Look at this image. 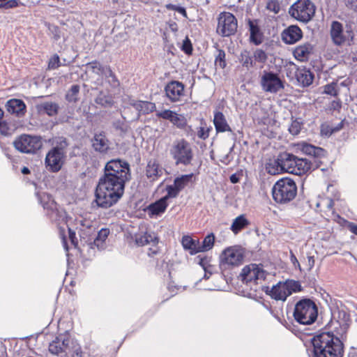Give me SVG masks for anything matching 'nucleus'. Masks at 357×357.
Wrapping results in <instances>:
<instances>
[{"label": "nucleus", "instance_id": "nucleus-54", "mask_svg": "<svg viewBox=\"0 0 357 357\" xmlns=\"http://www.w3.org/2000/svg\"><path fill=\"white\" fill-rule=\"evenodd\" d=\"M0 133L4 136L10 135L12 133L8 124L2 119L0 120Z\"/></svg>", "mask_w": 357, "mask_h": 357}, {"label": "nucleus", "instance_id": "nucleus-51", "mask_svg": "<svg viewBox=\"0 0 357 357\" xmlns=\"http://www.w3.org/2000/svg\"><path fill=\"white\" fill-rule=\"evenodd\" d=\"M333 200L329 198L321 199L316 204V206L317 208H321L322 206H326L327 209L332 210L333 207Z\"/></svg>", "mask_w": 357, "mask_h": 357}, {"label": "nucleus", "instance_id": "nucleus-38", "mask_svg": "<svg viewBox=\"0 0 357 357\" xmlns=\"http://www.w3.org/2000/svg\"><path fill=\"white\" fill-rule=\"evenodd\" d=\"M86 69L92 73L104 76L105 73L109 72V66H102L100 62L93 61L86 64Z\"/></svg>", "mask_w": 357, "mask_h": 357}, {"label": "nucleus", "instance_id": "nucleus-41", "mask_svg": "<svg viewBox=\"0 0 357 357\" xmlns=\"http://www.w3.org/2000/svg\"><path fill=\"white\" fill-rule=\"evenodd\" d=\"M95 102L102 107H110L113 105L114 101L111 96L101 91L95 98Z\"/></svg>", "mask_w": 357, "mask_h": 357}, {"label": "nucleus", "instance_id": "nucleus-12", "mask_svg": "<svg viewBox=\"0 0 357 357\" xmlns=\"http://www.w3.org/2000/svg\"><path fill=\"white\" fill-rule=\"evenodd\" d=\"M290 15L302 22H308L315 13V6L310 0H298L289 9Z\"/></svg>", "mask_w": 357, "mask_h": 357}, {"label": "nucleus", "instance_id": "nucleus-28", "mask_svg": "<svg viewBox=\"0 0 357 357\" xmlns=\"http://www.w3.org/2000/svg\"><path fill=\"white\" fill-rule=\"evenodd\" d=\"M129 104L143 114H148L156 109L155 104L149 101L130 100Z\"/></svg>", "mask_w": 357, "mask_h": 357}, {"label": "nucleus", "instance_id": "nucleus-36", "mask_svg": "<svg viewBox=\"0 0 357 357\" xmlns=\"http://www.w3.org/2000/svg\"><path fill=\"white\" fill-rule=\"evenodd\" d=\"M135 242L138 245L144 246L151 244L155 246L158 243V238L153 234L145 232L135 236Z\"/></svg>", "mask_w": 357, "mask_h": 357}, {"label": "nucleus", "instance_id": "nucleus-7", "mask_svg": "<svg viewBox=\"0 0 357 357\" xmlns=\"http://www.w3.org/2000/svg\"><path fill=\"white\" fill-rule=\"evenodd\" d=\"M37 197L45 210L46 214L52 222L57 224L65 222L66 218V211L58 206V204L47 193H37Z\"/></svg>", "mask_w": 357, "mask_h": 357}, {"label": "nucleus", "instance_id": "nucleus-24", "mask_svg": "<svg viewBox=\"0 0 357 357\" xmlns=\"http://www.w3.org/2000/svg\"><path fill=\"white\" fill-rule=\"evenodd\" d=\"M303 33L301 29L296 25L289 26L282 33V40L286 44H294L301 39Z\"/></svg>", "mask_w": 357, "mask_h": 357}, {"label": "nucleus", "instance_id": "nucleus-49", "mask_svg": "<svg viewBox=\"0 0 357 357\" xmlns=\"http://www.w3.org/2000/svg\"><path fill=\"white\" fill-rule=\"evenodd\" d=\"M341 107H342V102L339 98H337L336 100L331 101L329 103L326 110L328 112H330L331 114H333L334 112H340V110L341 109Z\"/></svg>", "mask_w": 357, "mask_h": 357}, {"label": "nucleus", "instance_id": "nucleus-31", "mask_svg": "<svg viewBox=\"0 0 357 357\" xmlns=\"http://www.w3.org/2000/svg\"><path fill=\"white\" fill-rule=\"evenodd\" d=\"M213 123L218 132H232L225 115L221 112H215Z\"/></svg>", "mask_w": 357, "mask_h": 357}, {"label": "nucleus", "instance_id": "nucleus-16", "mask_svg": "<svg viewBox=\"0 0 357 357\" xmlns=\"http://www.w3.org/2000/svg\"><path fill=\"white\" fill-rule=\"evenodd\" d=\"M70 338L68 334H60L50 343L49 351L51 354L57 356H66L70 352Z\"/></svg>", "mask_w": 357, "mask_h": 357}, {"label": "nucleus", "instance_id": "nucleus-13", "mask_svg": "<svg viewBox=\"0 0 357 357\" xmlns=\"http://www.w3.org/2000/svg\"><path fill=\"white\" fill-rule=\"evenodd\" d=\"M237 20L231 13L222 12L218 18L217 33L222 37H229L237 31Z\"/></svg>", "mask_w": 357, "mask_h": 357}, {"label": "nucleus", "instance_id": "nucleus-60", "mask_svg": "<svg viewBox=\"0 0 357 357\" xmlns=\"http://www.w3.org/2000/svg\"><path fill=\"white\" fill-rule=\"evenodd\" d=\"M197 136L201 139H205L208 137V130L203 127H200L197 132Z\"/></svg>", "mask_w": 357, "mask_h": 357}, {"label": "nucleus", "instance_id": "nucleus-55", "mask_svg": "<svg viewBox=\"0 0 357 357\" xmlns=\"http://www.w3.org/2000/svg\"><path fill=\"white\" fill-rule=\"evenodd\" d=\"M196 259L198 264H199L204 269V271H206V267L209 264V259L207 257H202L201 255H198Z\"/></svg>", "mask_w": 357, "mask_h": 357}, {"label": "nucleus", "instance_id": "nucleus-15", "mask_svg": "<svg viewBox=\"0 0 357 357\" xmlns=\"http://www.w3.org/2000/svg\"><path fill=\"white\" fill-rule=\"evenodd\" d=\"M243 257L241 250L235 247L227 248L220 255V266L224 268L239 266L242 264Z\"/></svg>", "mask_w": 357, "mask_h": 357}, {"label": "nucleus", "instance_id": "nucleus-21", "mask_svg": "<svg viewBox=\"0 0 357 357\" xmlns=\"http://www.w3.org/2000/svg\"><path fill=\"white\" fill-rule=\"evenodd\" d=\"M91 146L96 152L106 154L109 150V141L105 132H96L91 139Z\"/></svg>", "mask_w": 357, "mask_h": 357}, {"label": "nucleus", "instance_id": "nucleus-17", "mask_svg": "<svg viewBox=\"0 0 357 357\" xmlns=\"http://www.w3.org/2000/svg\"><path fill=\"white\" fill-rule=\"evenodd\" d=\"M241 280L246 283L255 282L259 280H264L266 278L265 271L255 264H250L245 266L241 273Z\"/></svg>", "mask_w": 357, "mask_h": 357}, {"label": "nucleus", "instance_id": "nucleus-32", "mask_svg": "<svg viewBox=\"0 0 357 357\" xmlns=\"http://www.w3.org/2000/svg\"><path fill=\"white\" fill-rule=\"evenodd\" d=\"M170 198L167 195L147 207L148 212L151 215H158L164 213L167 207V200Z\"/></svg>", "mask_w": 357, "mask_h": 357}, {"label": "nucleus", "instance_id": "nucleus-46", "mask_svg": "<svg viewBox=\"0 0 357 357\" xmlns=\"http://www.w3.org/2000/svg\"><path fill=\"white\" fill-rule=\"evenodd\" d=\"M303 127V122L301 119H296L292 120L289 127V132L293 135H297L300 133Z\"/></svg>", "mask_w": 357, "mask_h": 357}, {"label": "nucleus", "instance_id": "nucleus-35", "mask_svg": "<svg viewBox=\"0 0 357 357\" xmlns=\"http://www.w3.org/2000/svg\"><path fill=\"white\" fill-rule=\"evenodd\" d=\"M184 250H188L191 255L199 252V241L195 240L189 236H184L181 240Z\"/></svg>", "mask_w": 357, "mask_h": 357}, {"label": "nucleus", "instance_id": "nucleus-52", "mask_svg": "<svg viewBox=\"0 0 357 357\" xmlns=\"http://www.w3.org/2000/svg\"><path fill=\"white\" fill-rule=\"evenodd\" d=\"M165 8L169 10L176 11V12L179 13L180 14H181L183 17H187V13H186L185 8H183V7H181V6H177V5H174L172 3H168V4L165 5Z\"/></svg>", "mask_w": 357, "mask_h": 357}, {"label": "nucleus", "instance_id": "nucleus-30", "mask_svg": "<svg viewBox=\"0 0 357 357\" xmlns=\"http://www.w3.org/2000/svg\"><path fill=\"white\" fill-rule=\"evenodd\" d=\"M313 46L308 43L297 46L294 50V57L301 61H304L308 59L312 52Z\"/></svg>", "mask_w": 357, "mask_h": 357}, {"label": "nucleus", "instance_id": "nucleus-9", "mask_svg": "<svg viewBox=\"0 0 357 357\" xmlns=\"http://www.w3.org/2000/svg\"><path fill=\"white\" fill-rule=\"evenodd\" d=\"M302 290L301 285L298 281L287 280L284 282H278L269 291L268 294L276 301H284L288 296L293 293Z\"/></svg>", "mask_w": 357, "mask_h": 357}, {"label": "nucleus", "instance_id": "nucleus-64", "mask_svg": "<svg viewBox=\"0 0 357 357\" xmlns=\"http://www.w3.org/2000/svg\"><path fill=\"white\" fill-rule=\"evenodd\" d=\"M348 227L351 232L357 235V225L354 222H349Z\"/></svg>", "mask_w": 357, "mask_h": 357}, {"label": "nucleus", "instance_id": "nucleus-58", "mask_svg": "<svg viewBox=\"0 0 357 357\" xmlns=\"http://www.w3.org/2000/svg\"><path fill=\"white\" fill-rule=\"evenodd\" d=\"M113 126L116 130H120L123 132L126 131L124 123L120 120L114 121L113 123Z\"/></svg>", "mask_w": 357, "mask_h": 357}, {"label": "nucleus", "instance_id": "nucleus-56", "mask_svg": "<svg viewBox=\"0 0 357 357\" xmlns=\"http://www.w3.org/2000/svg\"><path fill=\"white\" fill-rule=\"evenodd\" d=\"M49 29L52 34L53 38L55 41H57L61 38V31L58 26H52L49 28Z\"/></svg>", "mask_w": 357, "mask_h": 357}, {"label": "nucleus", "instance_id": "nucleus-5", "mask_svg": "<svg viewBox=\"0 0 357 357\" xmlns=\"http://www.w3.org/2000/svg\"><path fill=\"white\" fill-rule=\"evenodd\" d=\"M169 154L176 165L188 166L191 164L193 158L191 145L185 139L174 140L169 148Z\"/></svg>", "mask_w": 357, "mask_h": 357}, {"label": "nucleus", "instance_id": "nucleus-29", "mask_svg": "<svg viewBox=\"0 0 357 357\" xmlns=\"http://www.w3.org/2000/svg\"><path fill=\"white\" fill-rule=\"evenodd\" d=\"M250 33V40L255 45H260L263 41V34L260 31L257 21H252L250 19L248 22Z\"/></svg>", "mask_w": 357, "mask_h": 357}, {"label": "nucleus", "instance_id": "nucleus-63", "mask_svg": "<svg viewBox=\"0 0 357 357\" xmlns=\"http://www.w3.org/2000/svg\"><path fill=\"white\" fill-rule=\"evenodd\" d=\"M290 261L295 268L298 267L301 270L300 264L295 255L292 252V251L290 252Z\"/></svg>", "mask_w": 357, "mask_h": 357}, {"label": "nucleus", "instance_id": "nucleus-14", "mask_svg": "<svg viewBox=\"0 0 357 357\" xmlns=\"http://www.w3.org/2000/svg\"><path fill=\"white\" fill-rule=\"evenodd\" d=\"M262 90L271 93H277L284 89V84L278 73L264 70L260 79Z\"/></svg>", "mask_w": 357, "mask_h": 357}, {"label": "nucleus", "instance_id": "nucleus-45", "mask_svg": "<svg viewBox=\"0 0 357 357\" xmlns=\"http://www.w3.org/2000/svg\"><path fill=\"white\" fill-rule=\"evenodd\" d=\"M339 91L340 87L338 86L337 83L335 82L328 84L324 86L323 93L331 96H337Z\"/></svg>", "mask_w": 357, "mask_h": 357}, {"label": "nucleus", "instance_id": "nucleus-34", "mask_svg": "<svg viewBox=\"0 0 357 357\" xmlns=\"http://www.w3.org/2000/svg\"><path fill=\"white\" fill-rule=\"evenodd\" d=\"M36 109L40 114L44 113L47 114L49 116H54L58 114L59 107L56 102H45L36 105Z\"/></svg>", "mask_w": 357, "mask_h": 357}, {"label": "nucleus", "instance_id": "nucleus-10", "mask_svg": "<svg viewBox=\"0 0 357 357\" xmlns=\"http://www.w3.org/2000/svg\"><path fill=\"white\" fill-rule=\"evenodd\" d=\"M13 145L21 153L33 154L41 149L43 142L40 136L24 134L15 139Z\"/></svg>", "mask_w": 357, "mask_h": 357}, {"label": "nucleus", "instance_id": "nucleus-26", "mask_svg": "<svg viewBox=\"0 0 357 357\" xmlns=\"http://www.w3.org/2000/svg\"><path fill=\"white\" fill-rule=\"evenodd\" d=\"M7 111L18 117L24 116L26 112V106L24 102L20 99L13 98L6 102Z\"/></svg>", "mask_w": 357, "mask_h": 357}, {"label": "nucleus", "instance_id": "nucleus-25", "mask_svg": "<svg viewBox=\"0 0 357 357\" xmlns=\"http://www.w3.org/2000/svg\"><path fill=\"white\" fill-rule=\"evenodd\" d=\"M301 150L303 153L312 156L313 158L312 160L314 164L320 165L319 159L324 157L326 155V151L324 149L307 143L302 144Z\"/></svg>", "mask_w": 357, "mask_h": 357}, {"label": "nucleus", "instance_id": "nucleus-59", "mask_svg": "<svg viewBox=\"0 0 357 357\" xmlns=\"http://www.w3.org/2000/svg\"><path fill=\"white\" fill-rule=\"evenodd\" d=\"M346 6L357 13V0H345Z\"/></svg>", "mask_w": 357, "mask_h": 357}, {"label": "nucleus", "instance_id": "nucleus-23", "mask_svg": "<svg viewBox=\"0 0 357 357\" xmlns=\"http://www.w3.org/2000/svg\"><path fill=\"white\" fill-rule=\"evenodd\" d=\"M296 164H294V168L292 169L293 174L302 175L307 173L311 169H315L320 167L319 164H314L312 160H309L305 158H296Z\"/></svg>", "mask_w": 357, "mask_h": 357}, {"label": "nucleus", "instance_id": "nucleus-6", "mask_svg": "<svg viewBox=\"0 0 357 357\" xmlns=\"http://www.w3.org/2000/svg\"><path fill=\"white\" fill-rule=\"evenodd\" d=\"M68 146L66 138L59 137L56 146L53 147L46 155L45 163L51 172H58L62 167L65 158L63 149Z\"/></svg>", "mask_w": 357, "mask_h": 357}, {"label": "nucleus", "instance_id": "nucleus-43", "mask_svg": "<svg viewBox=\"0 0 357 357\" xmlns=\"http://www.w3.org/2000/svg\"><path fill=\"white\" fill-rule=\"evenodd\" d=\"M79 89V85H73L66 94V100L69 102H76L78 100Z\"/></svg>", "mask_w": 357, "mask_h": 357}, {"label": "nucleus", "instance_id": "nucleus-2", "mask_svg": "<svg viewBox=\"0 0 357 357\" xmlns=\"http://www.w3.org/2000/svg\"><path fill=\"white\" fill-rule=\"evenodd\" d=\"M126 183L119 178L101 176L96 189V202L99 207L108 208L123 197Z\"/></svg>", "mask_w": 357, "mask_h": 357}, {"label": "nucleus", "instance_id": "nucleus-11", "mask_svg": "<svg viewBox=\"0 0 357 357\" xmlns=\"http://www.w3.org/2000/svg\"><path fill=\"white\" fill-rule=\"evenodd\" d=\"M296 156L288 152L280 153L273 163L268 164V172L276 174L280 172L292 173V169L296 164Z\"/></svg>", "mask_w": 357, "mask_h": 357}, {"label": "nucleus", "instance_id": "nucleus-3", "mask_svg": "<svg viewBox=\"0 0 357 357\" xmlns=\"http://www.w3.org/2000/svg\"><path fill=\"white\" fill-rule=\"evenodd\" d=\"M272 196L273 200L280 204H285L292 201L297 194L295 181L288 177L278 180L273 186Z\"/></svg>", "mask_w": 357, "mask_h": 357}, {"label": "nucleus", "instance_id": "nucleus-20", "mask_svg": "<svg viewBox=\"0 0 357 357\" xmlns=\"http://www.w3.org/2000/svg\"><path fill=\"white\" fill-rule=\"evenodd\" d=\"M156 116L158 118L169 120L174 126L180 129L184 128L187 125L186 119L183 115L178 114L170 109L158 111Z\"/></svg>", "mask_w": 357, "mask_h": 357}, {"label": "nucleus", "instance_id": "nucleus-27", "mask_svg": "<svg viewBox=\"0 0 357 357\" xmlns=\"http://www.w3.org/2000/svg\"><path fill=\"white\" fill-rule=\"evenodd\" d=\"M298 82L303 87L310 86L314 79V74L307 68H298L296 72Z\"/></svg>", "mask_w": 357, "mask_h": 357}, {"label": "nucleus", "instance_id": "nucleus-37", "mask_svg": "<svg viewBox=\"0 0 357 357\" xmlns=\"http://www.w3.org/2000/svg\"><path fill=\"white\" fill-rule=\"evenodd\" d=\"M109 234V229L107 228L101 229L96 238L93 241V243L91 245V248L96 247L98 250H102L105 247V241L107 238Z\"/></svg>", "mask_w": 357, "mask_h": 357}, {"label": "nucleus", "instance_id": "nucleus-39", "mask_svg": "<svg viewBox=\"0 0 357 357\" xmlns=\"http://www.w3.org/2000/svg\"><path fill=\"white\" fill-rule=\"evenodd\" d=\"M239 61L243 67L245 68L247 70H250L255 66L253 54L251 55L248 50L241 52Z\"/></svg>", "mask_w": 357, "mask_h": 357}, {"label": "nucleus", "instance_id": "nucleus-1", "mask_svg": "<svg viewBox=\"0 0 357 357\" xmlns=\"http://www.w3.org/2000/svg\"><path fill=\"white\" fill-rule=\"evenodd\" d=\"M337 324L340 326V331L323 332L312 338L313 357H343V340L347 325Z\"/></svg>", "mask_w": 357, "mask_h": 357}, {"label": "nucleus", "instance_id": "nucleus-53", "mask_svg": "<svg viewBox=\"0 0 357 357\" xmlns=\"http://www.w3.org/2000/svg\"><path fill=\"white\" fill-rule=\"evenodd\" d=\"M182 51H183L186 54H191L192 52V46L190 40L188 37H186L182 44L181 47Z\"/></svg>", "mask_w": 357, "mask_h": 357}, {"label": "nucleus", "instance_id": "nucleus-8", "mask_svg": "<svg viewBox=\"0 0 357 357\" xmlns=\"http://www.w3.org/2000/svg\"><path fill=\"white\" fill-rule=\"evenodd\" d=\"M103 175L119 178L126 183L130 178V165L127 162L120 159L111 160L106 163Z\"/></svg>", "mask_w": 357, "mask_h": 357}, {"label": "nucleus", "instance_id": "nucleus-4", "mask_svg": "<svg viewBox=\"0 0 357 357\" xmlns=\"http://www.w3.org/2000/svg\"><path fill=\"white\" fill-rule=\"evenodd\" d=\"M317 314V307L310 298H303L295 305L294 317L295 320L301 324H312L316 321Z\"/></svg>", "mask_w": 357, "mask_h": 357}, {"label": "nucleus", "instance_id": "nucleus-33", "mask_svg": "<svg viewBox=\"0 0 357 357\" xmlns=\"http://www.w3.org/2000/svg\"><path fill=\"white\" fill-rule=\"evenodd\" d=\"M162 174V169L155 160H150L146 165V175L151 181L156 180Z\"/></svg>", "mask_w": 357, "mask_h": 357}, {"label": "nucleus", "instance_id": "nucleus-62", "mask_svg": "<svg viewBox=\"0 0 357 357\" xmlns=\"http://www.w3.org/2000/svg\"><path fill=\"white\" fill-rule=\"evenodd\" d=\"M242 176L241 173H234L229 177V181L231 183H237L240 181V177Z\"/></svg>", "mask_w": 357, "mask_h": 357}, {"label": "nucleus", "instance_id": "nucleus-19", "mask_svg": "<svg viewBox=\"0 0 357 357\" xmlns=\"http://www.w3.org/2000/svg\"><path fill=\"white\" fill-rule=\"evenodd\" d=\"M330 35L335 45H342L349 40L350 32L344 31L343 25L338 21H333L331 25Z\"/></svg>", "mask_w": 357, "mask_h": 357}, {"label": "nucleus", "instance_id": "nucleus-18", "mask_svg": "<svg viewBox=\"0 0 357 357\" xmlns=\"http://www.w3.org/2000/svg\"><path fill=\"white\" fill-rule=\"evenodd\" d=\"M193 176L194 174L192 173L176 177L174 181L173 185H168L166 187L167 197L170 198L176 197L179 192L191 181Z\"/></svg>", "mask_w": 357, "mask_h": 357}, {"label": "nucleus", "instance_id": "nucleus-42", "mask_svg": "<svg viewBox=\"0 0 357 357\" xmlns=\"http://www.w3.org/2000/svg\"><path fill=\"white\" fill-rule=\"evenodd\" d=\"M215 242V236L213 233L208 234L202 243H199V252L210 250L213 247Z\"/></svg>", "mask_w": 357, "mask_h": 357}, {"label": "nucleus", "instance_id": "nucleus-22", "mask_svg": "<svg viewBox=\"0 0 357 357\" xmlns=\"http://www.w3.org/2000/svg\"><path fill=\"white\" fill-rule=\"evenodd\" d=\"M165 92L172 102H177L184 95V85L178 81H171L165 86Z\"/></svg>", "mask_w": 357, "mask_h": 357}, {"label": "nucleus", "instance_id": "nucleus-48", "mask_svg": "<svg viewBox=\"0 0 357 357\" xmlns=\"http://www.w3.org/2000/svg\"><path fill=\"white\" fill-rule=\"evenodd\" d=\"M104 77L107 79V82L112 88H116L119 86V81L116 78L114 73L112 72L111 68L109 67V72L105 73Z\"/></svg>", "mask_w": 357, "mask_h": 357}, {"label": "nucleus", "instance_id": "nucleus-47", "mask_svg": "<svg viewBox=\"0 0 357 357\" xmlns=\"http://www.w3.org/2000/svg\"><path fill=\"white\" fill-rule=\"evenodd\" d=\"M215 64L222 69L226 67L225 52L223 50H218V54L215 56Z\"/></svg>", "mask_w": 357, "mask_h": 357}, {"label": "nucleus", "instance_id": "nucleus-50", "mask_svg": "<svg viewBox=\"0 0 357 357\" xmlns=\"http://www.w3.org/2000/svg\"><path fill=\"white\" fill-rule=\"evenodd\" d=\"M61 66L60 58L58 54H54L49 60L48 68L54 70Z\"/></svg>", "mask_w": 357, "mask_h": 357}, {"label": "nucleus", "instance_id": "nucleus-44", "mask_svg": "<svg viewBox=\"0 0 357 357\" xmlns=\"http://www.w3.org/2000/svg\"><path fill=\"white\" fill-rule=\"evenodd\" d=\"M252 54L255 64L256 63L264 64L268 58L267 52L261 48L255 50Z\"/></svg>", "mask_w": 357, "mask_h": 357}, {"label": "nucleus", "instance_id": "nucleus-61", "mask_svg": "<svg viewBox=\"0 0 357 357\" xmlns=\"http://www.w3.org/2000/svg\"><path fill=\"white\" fill-rule=\"evenodd\" d=\"M266 8L270 10L274 11L275 13H278L280 10L279 6L273 1L268 2L267 3Z\"/></svg>", "mask_w": 357, "mask_h": 357}, {"label": "nucleus", "instance_id": "nucleus-57", "mask_svg": "<svg viewBox=\"0 0 357 357\" xmlns=\"http://www.w3.org/2000/svg\"><path fill=\"white\" fill-rule=\"evenodd\" d=\"M1 6V8H15L18 6V1L17 0H9V1H7L6 3H0Z\"/></svg>", "mask_w": 357, "mask_h": 357}, {"label": "nucleus", "instance_id": "nucleus-40", "mask_svg": "<svg viewBox=\"0 0 357 357\" xmlns=\"http://www.w3.org/2000/svg\"><path fill=\"white\" fill-rule=\"evenodd\" d=\"M249 225L248 220L245 218L244 215H241L236 217L231 226V230L234 234H238L241 230L246 227Z\"/></svg>", "mask_w": 357, "mask_h": 357}]
</instances>
